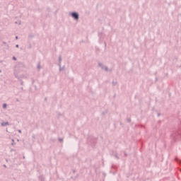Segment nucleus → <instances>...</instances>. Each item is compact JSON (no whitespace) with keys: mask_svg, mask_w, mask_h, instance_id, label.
Here are the masks:
<instances>
[{"mask_svg":"<svg viewBox=\"0 0 181 181\" xmlns=\"http://www.w3.org/2000/svg\"><path fill=\"white\" fill-rule=\"evenodd\" d=\"M59 64H62V57H59Z\"/></svg>","mask_w":181,"mask_h":181,"instance_id":"0eeeda50","label":"nucleus"},{"mask_svg":"<svg viewBox=\"0 0 181 181\" xmlns=\"http://www.w3.org/2000/svg\"><path fill=\"white\" fill-rule=\"evenodd\" d=\"M6 107H7V105L6 104V103H4V105H3V108H6Z\"/></svg>","mask_w":181,"mask_h":181,"instance_id":"6e6552de","label":"nucleus"},{"mask_svg":"<svg viewBox=\"0 0 181 181\" xmlns=\"http://www.w3.org/2000/svg\"><path fill=\"white\" fill-rule=\"evenodd\" d=\"M180 163H181V160H180Z\"/></svg>","mask_w":181,"mask_h":181,"instance_id":"aec40b11","label":"nucleus"},{"mask_svg":"<svg viewBox=\"0 0 181 181\" xmlns=\"http://www.w3.org/2000/svg\"><path fill=\"white\" fill-rule=\"evenodd\" d=\"M16 47H19V45H16Z\"/></svg>","mask_w":181,"mask_h":181,"instance_id":"2eb2a0df","label":"nucleus"},{"mask_svg":"<svg viewBox=\"0 0 181 181\" xmlns=\"http://www.w3.org/2000/svg\"><path fill=\"white\" fill-rule=\"evenodd\" d=\"M59 71H63L64 69V66L62 67V64H59Z\"/></svg>","mask_w":181,"mask_h":181,"instance_id":"39448f33","label":"nucleus"},{"mask_svg":"<svg viewBox=\"0 0 181 181\" xmlns=\"http://www.w3.org/2000/svg\"><path fill=\"white\" fill-rule=\"evenodd\" d=\"M98 66H99L100 67H101V69H103V70H105V71H108V67L104 66V64H103V63L100 62V63L98 64Z\"/></svg>","mask_w":181,"mask_h":181,"instance_id":"f03ea898","label":"nucleus"},{"mask_svg":"<svg viewBox=\"0 0 181 181\" xmlns=\"http://www.w3.org/2000/svg\"><path fill=\"white\" fill-rule=\"evenodd\" d=\"M13 60H16V57H13Z\"/></svg>","mask_w":181,"mask_h":181,"instance_id":"4468645a","label":"nucleus"},{"mask_svg":"<svg viewBox=\"0 0 181 181\" xmlns=\"http://www.w3.org/2000/svg\"><path fill=\"white\" fill-rule=\"evenodd\" d=\"M16 39L18 40V36L16 37Z\"/></svg>","mask_w":181,"mask_h":181,"instance_id":"a211bd4d","label":"nucleus"},{"mask_svg":"<svg viewBox=\"0 0 181 181\" xmlns=\"http://www.w3.org/2000/svg\"><path fill=\"white\" fill-rule=\"evenodd\" d=\"M16 23H18V25H21V21H19L18 23L16 22Z\"/></svg>","mask_w":181,"mask_h":181,"instance_id":"ddd939ff","label":"nucleus"},{"mask_svg":"<svg viewBox=\"0 0 181 181\" xmlns=\"http://www.w3.org/2000/svg\"><path fill=\"white\" fill-rule=\"evenodd\" d=\"M37 69L40 70V64H38V65H37Z\"/></svg>","mask_w":181,"mask_h":181,"instance_id":"9d476101","label":"nucleus"},{"mask_svg":"<svg viewBox=\"0 0 181 181\" xmlns=\"http://www.w3.org/2000/svg\"><path fill=\"white\" fill-rule=\"evenodd\" d=\"M113 86H117V82H113Z\"/></svg>","mask_w":181,"mask_h":181,"instance_id":"f8f14e48","label":"nucleus"},{"mask_svg":"<svg viewBox=\"0 0 181 181\" xmlns=\"http://www.w3.org/2000/svg\"><path fill=\"white\" fill-rule=\"evenodd\" d=\"M18 132H19V134H22V130L18 129Z\"/></svg>","mask_w":181,"mask_h":181,"instance_id":"9b49d317","label":"nucleus"},{"mask_svg":"<svg viewBox=\"0 0 181 181\" xmlns=\"http://www.w3.org/2000/svg\"><path fill=\"white\" fill-rule=\"evenodd\" d=\"M1 127H6V125H9V122H1Z\"/></svg>","mask_w":181,"mask_h":181,"instance_id":"20e7f679","label":"nucleus"},{"mask_svg":"<svg viewBox=\"0 0 181 181\" xmlns=\"http://www.w3.org/2000/svg\"><path fill=\"white\" fill-rule=\"evenodd\" d=\"M0 73H2V71H1V70H0Z\"/></svg>","mask_w":181,"mask_h":181,"instance_id":"6ab92c4d","label":"nucleus"},{"mask_svg":"<svg viewBox=\"0 0 181 181\" xmlns=\"http://www.w3.org/2000/svg\"><path fill=\"white\" fill-rule=\"evenodd\" d=\"M11 141H12V144H11V145L13 146H15V140L13 139H11Z\"/></svg>","mask_w":181,"mask_h":181,"instance_id":"423d86ee","label":"nucleus"},{"mask_svg":"<svg viewBox=\"0 0 181 181\" xmlns=\"http://www.w3.org/2000/svg\"><path fill=\"white\" fill-rule=\"evenodd\" d=\"M71 16L74 18L75 21H78L80 16L78 15V13L77 12H72L70 13Z\"/></svg>","mask_w":181,"mask_h":181,"instance_id":"f257e3e1","label":"nucleus"},{"mask_svg":"<svg viewBox=\"0 0 181 181\" xmlns=\"http://www.w3.org/2000/svg\"><path fill=\"white\" fill-rule=\"evenodd\" d=\"M98 36L100 42H103V39H104V35L103 33H100L98 35Z\"/></svg>","mask_w":181,"mask_h":181,"instance_id":"7ed1b4c3","label":"nucleus"},{"mask_svg":"<svg viewBox=\"0 0 181 181\" xmlns=\"http://www.w3.org/2000/svg\"><path fill=\"white\" fill-rule=\"evenodd\" d=\"M59 142H63V139H59Z\"/></svg>","mask_w":181,"mask_h":181,"instance_id":"1a4fd4ad","label":"nucleus"},{"mask_svg":"<svg viewBox=\"0 0 181 181\" xmlns=\"http://www.w3.org/2000/svg\"><path fill=\"white\" fill-rule=\"evenodd\" d=\"M128 122H131V119H128Z\"/></svg>","mask_w":181,"mask_h":181,"instance_id":"f3484780","label":"nucleus"},{"mask_svg":"<svg viewBox=\"0 0 181 181\" xmlns=\"http://www.w3.org/2000/svg\"><path fill=\"white\" fill-rule=\"evenodd\" d=\"M21 86H23V81H21Z\"/></svg>","mask_w":181,"mask_h":181,"instance_id":"dca6fc26","label":"nucleus"}]
</instances>
